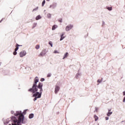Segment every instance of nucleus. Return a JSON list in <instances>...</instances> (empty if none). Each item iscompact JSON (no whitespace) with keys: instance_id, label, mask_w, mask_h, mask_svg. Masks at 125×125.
<instances>
[{"instance_id":"1","label":"nucleus","mask_w":125,"mask_h":125,"mask_svg":"<svg viewBox=\"0 0 125 125\" xmlns=\"http://www.w3.org/2000/svg\"><path fill=\"white\" fill-rule=\"evenodd\" d=\"M37 83H39V78L36 77L34 79L32 87L28 89L29 92L34 93L32 96V97H35L33 99L34 101H36L38 98L42 97V94L43 91L42 86L43 84L42 83H39L37 85Z\"/></svg>"},{"instance_id":"2","label":"nucleus","mask_w":125,"mask_h":125,"mask_svg":"<svg viewBox=\"0 0 125 125\" xmlns=\"http://www.w3.org/2000/svg\"><path fill=\"white\" fill-rule=\"evenodd\" d=\"M15 116H19L18 119L16 118L15 117H13L12 118V121L13 122L12 123V125H19L20 123L21 124H24V115L22 114L21 111H17L16 113L14 114ZM9 125H11V124Z\"/></svg>"},{"instance_id":"3","label":"nucleus","mask_w":125,"mask_h":125,"mask_svg":"<svg viewBox=\"0 0 125 125\" xmlns=\"http://www.w3.org/2000/svg\"><path fill=\"white\" fill-rule=\"evenodd\" d=\"M19 46H22V45H19L18 44H16V48L15 49V51L13 52V54L14 55H16L17 54V50L19 49Z\"/></svg>"},{"instance_id":"4","label":"nucleus","mask_w":125,"mask_h":125,"mask_svg":"<svg viewBox=\"0 0 125 125\" xmlns=\"http://www.w3.org/2000/svg\"><path fill=\"white\" fill-rule=\"evenodd\" d=\"M46 54V51L45 49H43L42 51L40 53V54L38 55L39 57H42L44 56Z\"/></svg>"},{"instance_id":"5","label":"nucleus","mask_w":125,"mask_h":125,"mask_svg":"<svg viewBox=\"0 0 125 125\" xmlns=\"http://www.w3.org/2000/svg\"><path fill=\"white\" fill-rule=\"evenodd\" d=\"M26 54H27V53H26V51H22L20 53V57H23V56H25Z\"/></svg>"},{"instance_id":"6","label":"nucleus","mask_w":125,"mask_h":125,"mask_svg":"<svg viewBox=\"0 0 125 125\" xmlns=\"http://www.w3.org/2000/svg\"><path fill=\"white\" fill-rule=\"evenodd\" d=\"M72 28H73V25L69 24L66 27L65 30L67 31H70V30H71V29H72Z\"/></svg>"},{"instance_id":"7","label":"nucleus","mask_w":125,"mask_h":125,"mask_svg":"<svg viewBox=\"0 0 125 125\" xmlns=\"http://www.w3.org/2000/svg\"><path fill=\"white\" fill-rule=\"evenodd\" d=\"M59 89H60V87H59L58 85H56L55 88V93H56V94L59 91Z\"/></svg>"},{"instance_id":"8","label":"nucleus","mask_w":125,"mask_h":125,"mask_svg":"<svg viewBox=\"0 0 125 125\" xmlns=\"http://www.w3.org/2000/svg\"><path fill=\"white\" fill-rule=\"evenodd\" d=\"M65 38H66V36L64 35V34H62L60 41H62V40H64Z\"/></svg>"},{"instance_id":"9","label":"nucleus","mask_w":125,"mask_h":125,"mask_svg":"<svg viewBox=\"0 0 125 125\" xmlns=\"http://www.w3.org/2000/svg\"><path fill=\"white\" fill-rule=\"evenodd\" d=\"M57 25H54L53 26H52V30L53 31H54V30H55V29H56L57 28Z\"/></svg>"},{"instance_id":"10","label":"nucleus","mask_w":125,"mask_h":125,"mask_svg":"<svg viewBox=\"0 0 125 125\" xmlns=\"http://www.w3.org/2000/svg\"><path fill=\"white\" fill-rule=\"evenodd\" d=\"M42 18V17L40 15H38L36 18V20H39V19H41Z\"/></svg>"},{"instance_id":"11","label":"nucleus","mask_w":125,"mask_h":125,"mask_svg":"<svg viewBox=\"0 0 125 125\" xmlns=\"http://www.w3.org/2000/svg\"><path fill=\"white\" fill-rule=\"evenodd\" d=\"M29 119H33L34 118V114L32 113L29 115Z\"/></svg>"},{"instance_id":"12","label":"nucleus","mask_w":125,"mask_h":125,"mask_svg":"<svg viewBox=\"0 0 125 125\" xmlns=\"http://www.w3.org/2000/svg\"><path fill=\"white\" fill-rule=\"evenodd\" d=\"M68 53H66L64 55L63 59H65V58H66V57H68Z\"/></svg>"},{"instance_id":"13","label":"nucleus","mask_w":125,"mask_h":125,"mask_svg":"<svg viewBox=\"0 0 125 125\" xmlns=\"http://www.w3.org/2000/svg\"><path fill=\"white\" fill-rule=\"evenodd\" d=\"M94 118L95 119V121L96 122L98 120V117L96 115L94 116Z\"/></svg>"},{"instance_id":"14","label":"nucleus","mask_w":125,"mask_h":125,"mask_svg":"<svg viewBox=\"0 0 125 125\" xmlns=\"http://www.w3.org/2000/svg\"><path fill=\"white\" fill-rule=\"evenodd\" d=\"M36 49H40V45H36L35 46Z\"/></svg>"},{"instance_id":"15","label":"nucleus","mask_w":125,"mask_h":125,"mask_svg":"<svg viewBox=\"0 0 125 125\" xmlns=\"http://www.w3.org/2000/svg\"><path fill=\"white\" fill-rule=\"evenodd\" d=\"M45 3V0H43L42 2V6H43V5H44Z\"/></svg>"},{"instance_id":"16","label":"nucleus","mask_w":125,"mask_h":125,"mask_svg":"<svg viewBox=\"0 0 125 125\" xmlns=\"http://www.w3.org/2000/svg\"><path fill=\"white\" fill-rule=\"evenodd\" d=\"M49 44H50V45L51 46V47H52L53 45H52V42L51 41H50L49 42Z\"/></svg>"},{"instance_id":"17","label":"nucleus","mask_w":125,"mask_h":125,"mask_svg":"<svg viewBox=\"0 0 125 125\" xmlns=\"http://www.w3.org/2000/svg\"><path fill=\"white\" fill-rule=\"evenodd\" d=\"M54 53H55V54L59 53V52H58V51H57V50H55L54 51Z\"/></svg>"},{"instance_id":"18","label":"nucleus","mask_w":125,"mask_h":125,"mask_svg":"<svg viewBox=\"0 0 125 125\" xmlns=\"http://www.w3.org/2000/svg\"><path fill=\"white\" fill-rule=\"evenodd\" d=\"M26 112H27V110H24V111L23 112L22 114H23V115H26Z\"/></svg>"},{"instance_id":"19","label":"nucleus","mask_w":125,"mask_h":125,"mask_svg":"<svg viewBox=\"0 0 125 125\" xmlns=\"http://www.w3.org/2000/svg\"><path fill=\"white\" fill-rule=\"evenodd\" d=\"M59 22H60V23H62V19H60L59 20Z\"/></svg>"},{"instance_id":"20","label":"nucleus","mask_w":125,"mask_h":125,"mask_svg":"<svg viewBox=\"0 0 125 125\" xmlns=\"http://www.w3.org/2000/svg\"><path fill=\"white\" fill-rule=\"evenodd\" d=\"M49 77H51V74L50 73L48 74V75H47V77L49 78Z\"/></svg>"},{"instance_id":"21","label":"nucleus","mask_w":125,"mask_h":125,"mask_svg":"<svg viewBox=\"0 0 125 125\" xmlns=\"http://www.w3.org/2000/svg\"><path fill=\"white\" fill-rule=\"evenodd\" d=\"M95 111H96V112H97V113L98 112V108H97V107H96L95 108Z\"/></svg>"},{"instance_id":"22","label":"nucleus","mask_w":125,"mask_h":125,"mask_svg":"<svg viewBox=\"0 0 125 125\" xmlns=\"http://www.w3.org/2000/svg\"><path fill=\"white\" fill-rule=\"evenodd\" d=\"M107 116H110V110L108 111Z\"/></svg>"},{"instance_id":"23","label":"nucleus","mask_w":125,"mask_h":125,"mask_svg":"<svg viewBox=\"0 0 125 125\" xmlns=\"http://www.w3.org/2000/svg\"><path fill=\"white\" fill-rule=\"evenodd\" d=\"M44 81V78H42L41 79V82H43Z\"/></svg>"},{"instance_id":"24","label":"nucleus","mask_w":125,"mask_h":125,"mask_svg":"<svg viewBox=\"0 0 125 125\" xmlns=\"http://www.w3.org/2000/svg\"><path fill=\"white\" fill-rule=\"evenodd\" d=\"M105 120H106V121H107V120H109V117H105Z\"/></svg>"},{"instance_id":"25","label":"nucleus","mask_w":125,"mask_h":125,"mask_svg":"<svg viewBox=\"0 0 125 125\" xmlns=\"http://www.w3.org/2000/svg\"><path fill=\"white\" fill-rule=\"evenodd\" d=\"M48 18H50V17H51V15L48 14Z\"/></svg>"},{"instance_id":"26","label":"nucleus","mask_w":125,"mask_h":125,"mask_svg":"<svg viewBox=\"0 0 125 125\" xmlns=\"http://www.w3.org/2000/svg\"><path fill=\"white\" fill-rule=\"evenodd\" d=\"M123 94L124 96H125V91H123Z\"/></svg>"},{"instance_id":"27","label":"nucleus","mask_w":125,"mask_h":125,"mask_svg":"<svg viewBox=\"0 0 125 125\" xmlns=\"http://www.w3.org/2000/svg\"><path fill=\"white\" fill-rule=\"evenodd\" d=\"M123 102H124V103L125 102V96L124 98Z\"/></svg>"},{"instance_id":"28","label":"nucleus","mask_w":125,"mask_h":125,"mask_svg":"<svg viewBox=\"0 0 125 125\" xmlns=\"http://www.w3.org/2000/svg\"><path fill=\"white\" fill-rule=\"evenodd\" d=\"M98 83H101V81H100V80H98L97 81Z\"/></svg>"},{"instance_id":"29","label":"nucleus","mask_w":125,"mask_h":125,"mask_svg":"<svg viewBox=\"0 0 125 125\" xmlns=\"http://www.w3.org/2000/svg\"><path fill=\"white\" fill-rule=\"evenodd\" d=\"M104 25H105V22H103L102 26H104Z\"/></svg>"},{"instance_id":"30","label":"nucleus","mask_w":125,"mask_h":125,"mask_svg":"<svg viewBox=\"0 0 125 125\" xmlns=\"http://www.w3.org/2000/svg\"><path fill=\"white\" fill-rule=\"evenodd\" d=\"M113 114V112H110V115H112Z\"/></svg>"},{"instance_id":"31","label":"nucleus","mask_w":125,"mask_h":125,"mask_svg":"<svg viewBox=\"0 0 125 125\" xmlns=\"http://www.w3.org/2000/svg\"><path fill=\"white\" fill-rule=\"evenodd\" d=\"M110 10H112V7H110Z\"/></svg>"},{"instance_id":"32","label":"nucleus","mask_w":125,"mask_h":125,"mask_svg":"<svg viewBox=\"0 0 125 125\" xmlns=\"http://www.w3.org/2000/svg\"><path fill=\"white\" fill-rule=\"evenodd\" d=\"M34 26H37V24L34 23Z\"/></svg>"},{"instance_id":"33","label":"nucleus","mask_w":125,"mask_h":125,"mask_svg":"<svg viewBox=\"0 0 125 125\" xmlns=\"http://www.w3.org/2000/svg\"><path fill=\"white\" fill-rule=\"evenodd\" d=\"M107 9H108V10H110V7H108V8H107Z\"/></svg>"},{"instance_id":"34","label":"nucleus","mask_w":125,"mask_h":125,"mask_svg":"<svg viewBox=\"0 0 125 125\" xmlns=\"http://www.w3.org/2000/svg\"><path fill=\"white\" fill-rule=\"evenodd\" d=\"M35 10H36V9H34L33 11H35Z\"/></svg>"},{"instance_id":"35","label":"nucleus","mask_w":125,"mask_h":125,"mask_svg":"<svg viewBox=\"0 0 125 125\" xmlns=\"http://www.w3.org/2000/svg\"><path fill=\"white\" fill-rule=\"evenodd\" d=\"M124 122H125L124 121H122V123H124Z\"/></svg>"},{"instance_id":"36","label":"nucleus","mask_w":125,"mask_h":125,"mask_svg":"<svg viewBox=\"0 0 125 125\" xmlns=\"http://www.w3.org/2000/svg\"><path fill=\"white\" fill-rule=\"evenodd\" d=\"M47 0V1H49L50 0Z\"/></svg>"}]
</instances>
